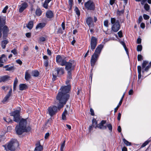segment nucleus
Listing matches in <instances>:
<instances>
[{
    "label": "nucleus",
    "mask_w": 151,
    "mask_h": 151,
    "mask_svg": "<svg viewBox=\"0 0 151 151\" xmlns=\"http://www.w3.org/2000/svg\"><path fill=\"white\" fill-rule=\"evenodd\" d=\"M42 12L40 8H37L36 11L35 13L36 15L39 16H40L42 14Z\"/></svg>",
    "instance_id": "33"
},
{
    "label": "nucleus",
    "mask_w": 151,
    "mask_h": 151,
    "mask_svg": "<svg viewBox=\"0 0 151 151\" xmlns=\"http://www.w3.org/2000/svg\"><path fill=\"white\" fill-rule=\"evenodd\" d=\"M120 25L119 22L116 21L115 24H113L111 27L112 30L114 32H117L119 29Z\"/></svg>",
    "instance_id": "15"
},
{
    "label": "nucleus",
    "mask_w": 151,
    "mask_h": 151,
    "mask_svg": "<svg viewBox=\"0 0 151 151\" xmlns=\"http://www.w3.org/2000/svg\"><path fill=\"white\" fill-rule=\"evenodd\" d=\"M75 11L76 14L78 16L80 15V12L78 8L76 7L75 8Z\"/></svg>",
    "instance_id": "43"
},
{
    "label": "nucleus",
    "mask_w": 151,
    "mask_h": 151,
    "mask_svg": "<svg viewBox=\"0 0 151 151\" xmlns=\"http://www.w3.org/2000/svg\"><path fill=\"white\" fill-rule=\"evenodd\" d=\"M8 6H6L3 10L2 12L3 13H6V10L8 9Z\"/></svg>",
    "instance_id": "52"
},
{
    "label": "nucleus",
    "mask_w": 151,
    "mask_h": 151,
    "mask_svg": "<svg viewBox=\"0 0 151 151\" xmlns=\"http://www.w3.org/2000/svg\"><path fill=\"white\" fill-rule=\"evenodd\" d=\"M98 123H92L91 125L89 126V131L91 132L93 128L96 129L97 127L100 129H105L106 128V126H104V124L105 123H99V124H97Z\"/></svg>",
    "instance_id": "8"
},
{
    "label": "nucleus",
    "mask_w": 151,
    "mask_h": 151,
    "mask_svg": "<svg viewBox=\"0 0 151 151\" xmlns=\"http://www.w3.org/2000/svg\"><path fill=\"white\" fill-rule=\"evenodd\" d=\"M10 78V77L8 75H5L0 78L1 81L4 82L8 80Z\"/></svg>",
    "instance_id": "24"
},
{
    "label": "nucleus",
    "mask_w": 151,
    "mask_h": 151,
    "mask_svg": "<svg viewBox=\"0 0 151 151\" xmlns=\"http://www.w3.org/2000/svg\"><path fill=\"white\" fill-rule=\"evenodd\" d=\"M142 49V46L141 45H138L137 47V50L138 51H141Z\"/></svg>",
    "instance_id": "44"
},
{
    "label": "nucleus",
    "mask_w": 151,
    "mask_h": 151,
    "mask_svg": "<svg viewBox=\"0 0 151 151\" xmlns=\"http://www.w3.org/2000/svg\"><path fill=\"white\" fill-rule=\"evenodd\" d=\"M140 27L142 29H144L145 27V24L143 23H142L140 24Z\"/></svg>",
    "instance_id": "62"
},
{
    "label": "nucleus",
    "mask_w": 151,
    "mask_h": 151,
    "mask_svg": "<svg viewBox=\"0 0 151 151\" xmlns=\"http://www.w3.org/2000/svg\"><path fill=\"white\" fill-rule=\"evenodd\" d=\"M144 8L146 11H148L150 9V6L147 4L146 3L144 5Z\"/></svg>",
    "instance_id": "41"
},
{
    "label": "nucleus",
    "mask_w": 151,
    "mask_h": 151,
    "mask_svg": "<svg viewBox=\"0 0 151 151\" xmlns=\"http://www.w3.org/2000/svg\"><path fill=\"white\" fill-rule=\"evenodd\" d=\"M151 66L149 64L146 67H145L144 68L142 69V73H144L145 71H148L149 69L150 68Z\"/></svg>",
    "instance_id": "38"
},
{
    "label": "nucleus",
    "mask_w": 151,
    "mask_h": 151,
    "mask_svg": "<svg viewBox=\"0 0 151 151\" xmlns=\"http://www.w3.org/2000/svg\"><path fill=\"white\" fill-rule=\"evenodd\" d=\"M150 141L148 140H147L145 141L142 145L140 148H142L145 147L148 144Z\"/></svg>",
    "instance_id": "37"
},
{
    "label": "nucleus",
    "mask_w": 151,
    "mask_h": 151,
    "mask_svg": "<svg viewBox=\"0 0 151 151\" xmlns=\"http://www.w3.org/2000/svg\"><path fill=\"white\" fill-rule=\"evenodd\" d=\"M125 93H124L123 95L122 96L119 103V104L118 105V106H117L114 109V112L115 113L116 112L118 108H119V106H120L122 103V101H123V99L124 97V95H125Z\"/></svg>",
    "instance_id": "20"
},
{
    "label": "nucleus",
    "mask_w": 151,
    "mask_h": 151,
    "mask_svg": "<svg viewBox=\"0 0 151 151\" xmlns=\"http://www.w3.org/2000/svg\"><path fill=\"white\" fill-rule=\"evenodd\" d=\"M31 78V76L28 73V70H27L25 73V78L27 81L29 80Z\"/></svg>",
    "instance_id": "29"
},
{
    "label": "nucleus",
    "mask_w": 151,
    "mask_h": 151,
    "mask_svg": "<svg viewBox=\"0 0 151 151\" xmlns=\"http://www.w3.org/2000/svg\"><path fill=\"white\" fill-rule=\"evenodd\" d=\"M138 72V79H140L141 77V67L140 66H137Z\"/></svg>",
    "instance_id": "30"
},
{
    "label": "nucleus",
    "mask_w": 151,
    "mask_h": 151,
    "mask_svg": "<svg viewBox=\"0 0 151 151\" xmlns=\"http://www.w3.org/2000/svg\"><path fill=\"white\" fill-rule=\"evenodd\" d=\"M141 43V39L140 37H138L137 40V43L139 44Z\"/></svg>",
    "instance_id": "54"
},
{
    "label": "nucleus",
    "mask_w": 151,
    "mask_h": 151,
    "mask_svg": "<svg viewBox=\"0 0 151 151\" xmlns=\"http://www.w3.org/2000/svg\"><path fill=\"white\" fill-rule=\"evenodd\" d=\"M65 58L63 55H58L56 57V61L59 65L62 66H64L66 62Z\"/></svg>",
    "instance_id": "11"
},
{
    "label": "nucleus",
    "mask_w": 151,
    "mask_h": 151,
    "mask_svg": "<svg viewBox=\"0 0 151 151\" xmlns=\"http://www.w3.org/2000/svg\"><path fill=\"white\" fill-rule=\"evenodd\" d=\"M15 128L16 134L18 135H21L24 132H29L31 129L29 123H19Z\"/></svg>",
    "instance_id": "2"
},
{
    "label": "nucleus",
    "mask_w": 151,
    "mask_h": 151,
    "mask_svg": "<svg viewBox=\"0 0 151 151\" xmlns=\"http://www.w3.org/2000/svg\"><path fill=\"white\" fill-rule=\"evenodd\" d=\"M5 24V21L3 18L0 17V38L2 36V32L3 31V37L6 39L7 37L9 31L8 28Z\"/></svg>",
    "instance_id": "5"
},
{
    "label": "nucleus",
    "mask_w": 151,
    "mask_h": 151,
    "mask_svg": "<svg viewBox=\"0 0 151 151\" xmlns=\"http://www.w3.org/2000/svg\"><path fill=\"white\" fill-rule=\"evenodd\" d=\"M123 141L124 143L127 146H130L131 145V143L126 140L125 139L123 138Z\"/></svg>",
    "instance_id": "35"
},
{
    "label": "nucleus",
    "mask_w": 151,
    "mask_h": 151,
    "mask_svg": "<svg viewBox=\"0 0 151 151\" xmlns=\"http://www.w3.org/2000/svg\"><path fill=\"white\" fill-rule=\"evenodd\" d=\"M122 151H127V149L126 147H123L122 149Z\"/></svg>",
    "instance_id": "64"
},
{
    "label": "nucleus",
    "mask_w": 151,
    "mask_h": 151,
    "mask_svg": "<svg viewBox=\"0 0 151 151\" xmlns=\"http://www.w3.org/2000/svg\"><path fill=\"white\" fill-rule=\"evenodd\" d=\"M19 145V144L18 141L16 139H13L11 140L6 144L3 145V146L6 151L9 150L15 151Z\"/></svg>",
    "instance_id": "4"
},
{
    "label": "nucleus",
    "mask_w": 151,
    "mask_h": 151,
    "mask_svg": "<svg viewBox=\"0 0 151 151\" xmlns=\"http://www.w3.org/2000/svg\"><path fill=\"white\" fill-rule=\"evenodd\" d=\"M40 40L41 42H44L45 40V39L43 37H42L40 38Z\"/></svg>",
    "instance_id": "57"
},
{
    "label": "nucleus",
    "mask_w": 151,
    "mask_h": 151,
    "mask_svg": "<svg viewBox=\"0 0 151 151\" xmlns=\"http://www.w3.org/2000/svg\"><path fill=\"white\" fill-rule=\"evenodd\" d=\"M58 101L59 103L58 104V107L55 106H50L47 109V113H48L51 116H52L55 114L58 109V110H60L61 108L60 109L58 108V105L60 103L59 101Z\"/></svg>",
    "instance_id": "9"
},
{
    "label": "nucleus",
    "mask_w": 151,
    "mask_h": 151,
    "mask_svg": "<svg viewBox=\"0 0 151 151\" xmlns=\"http://www.w3.org/2000/svg\"><path fill=\"white\" fill-rule=\"evenodd\" d=\"M117 33L119 37H122V33L121 31Z\"/></svg>",
    "instance_id": "53"
},
{
    "label": "nucleus",
    "mask_w": 151,
    "mask_h": 151,
    "mask_svg": "<svg viewBox=\"0 0 151 151\" xmlns=\"http://www.w3.org/2000/svg\"><path fill=\"white\" fill-rule=\"evenodd\" d=\"M34 25V22L33 21H30L28 23L27 25V28L29 29H31Z\"/></svg>",
    "instance_id": "26"
},
{
    "label": "nucleus",
    "mask_w": 151,
    "mask_h": 151,
    "mask_svg": "<svg viewBox=\"0 0 151 151\" xmlns=\"http://www.w3.org/2000/svg\"><path fill=\"white\" fill-rule=\"evenodd\" d=\"M9 41L7 40L2 41L1 42V46L3 49H4L6 47V45L8 43Z\"/></svg>",
    "instance_id": "23"
},
{
    "label": "nucleus",
    "mask_w": 151,
    "mask_h": 151,
    "mask_svg": "<svg viewBox=\"0 0 151 151\" xmlns=\"http://www.w3.org/2000/svg\"><path fill=\"white\" fill-rule=\"evenodd\" d=\"M4 68L6 69V71H11L14 70V68L13 66H10L9 65H6L3 66Z\"/></svg>",
    "instance_id": "25"
},
{
    "label": "nucleus",
    "mask_w": 151,
    "mask_h": 151,
    "mask_svg": "<svg viewBox=\"0 0 151 151\" xmlns=\"http://www.w3.org/2000/svg\"><path fill=\"white\" fill-rule=\"evenodd\" d=\"M142 56L141 55H138L137 56V59L138 61H141L142 59Z\"/></svg>",
    "instance_id": "50"
},
{
    "label": "nucleus",
    "mask_w": 151,
    "mask_h": 151,
    "mask_svg": "<svg viewBox=\"0 0 151 151\" xmlns=\"http://www.w3.org/2000/svg\"><path fill=\"white\" fill-rule=\"evenodd\" d=\"M7 61V58L5 55L4 54H3L0 57V63H4Z\"/></svg>",
    "instance_id": "21"
},
{
    "label": "nucleus",
    "mask_w": 151,
    "mask_h": 151,
    "mask_svg": "<svg viewBox=\"0 0 151 151\" xmlns=\"http://www.w3.org/2000/svg\"><path fill=\"white\" fill-rule=\"evenodd\" d=\"M108 20H106L104 22V26L106 27H108L109 26L108 25Z\"/></svg>",
    "instance_id": "47"
},
{
    "label": "nucleus",
    "mask_w": 151,
    "mask_h": 151,
    "mask_svg": "<svg viewBox=\"0 0 151 151\" xmlns=\"http://www.w3.org/2000/svg\"><path fill=\"white\" fill-rule=\"evenodd\" d=\"M148 62L146 61H143L142 63V69L144 68L147 65L148 63Z\"/></svg>",
    "instance_id": "39"
},
{
    "label": "nucleus",
    "mask_w": 151,
    "mask_h": 151,
    "mask_svg": "<svg viewBox=\"0 0 151 151\" xmlns=\"http://www.w3.org/2000/svg\"><path fill=\"white\" fill-rule=\"evenodd\" d=\"M18 81L17 78H16L14 81V90H15L17 85L18 83Z\"/></svg>",
    "instance_id": "40"
},
{
    "label": "nucleus",
    "mask_w": 151,
    "mask_h": 151,
    "mask_svg": "<svg viewBox=\"0 0 151 151\" xmlns=\"http://www.w3.org/2000/svg\"><path fill=\"white\" fill-rule=\"evenodd\" d=\"M84 6L88 10L93 11L95 9V4L93 1L89 0L84 4Z\"/></svg>",
    "instance_id": "10"
},
{
    "label": "nucleus",
    "mask_w": 151,
    "mask_h": 151,
    "mask_svg": "<svg viewBox=\"0 0 151 151\" xmlns=\"http://www.w3.org/2000/svg\"><path fill=\"white\" fill-rule=\"evenodd\" d=\"M20 109L16 110L14 111L11 112L10 113L11 116H13V120L14 122L19 123H27L31 122V120L27 118L24 119L21 117L20 116Z\"/></svg>",
    "instance_id": "3"
},
{
    "label": "nucleus",
    "mask_w": 151,
    "mask_h": 151,
    "mask_svg": "<svg viewBox=\"0 0 151 151\" xmlns=\"http://www.w3.org/2000/svg\"><path fill=\"white\" fill-rule=\"evenodd\" d=\"M143 17L144 19L145 20L148 19L150 18V17L148 15L145 14H143Z\"/></svg>",
    "instance_id": "48"
},
{
    "label": "nucleus",
    "mask_w": 151,
    "mask_h": 151,
    "mask_svg": "<svg viewBox=\"0 0 151 151\" xmlns=\"http://www.w3.org/2000/svg\"><path fill=\"white\" fill-rule=\"evenodd\" d=\"M97 44V39L94 37H92L90 40V47L92 51H93L95 49Z\"/></svg>",
    "instance_id": "12"
},
{
    "label": "nucleus",
    "mask_w": 151,
    "mask_h": 151,
    "mask_svg": "<svg viewBox=\"0 0 151 151\" xmlns=\"http://www.w3.org/2000/svg\"><path fill=\"white\" fill-rule=\"evenodd\" d=\"M51 1V0H45L44 3L43 4V7L46 9L48 8V3Z\"/></svg>",
    "instance_id": "27"
},
{
    "label": "nucleus",
    "mask_w": 151,
    "mask_h": 151,
    "mask_svg": "<svg viewBox=\"0 0 151 151\" xmlns=\"http://www.w3.org/2000/svg\"><path fill=\"white\" fill-rule=\"evenodd\" d=\"M46 16L48 18H52L53 16V13L51 11H47L46 13Z\"/></svg>",
    "instance_id": "22"
},
{
    "label": "nucleus",
    "mask_w": 151,
    "mask_h": 151,
    "mask_svg": "<svg viewBox=\"0 0 151 151\" xmlns=\"http://www.w3.org/2000/svg\"><path fill=\"white\" fill-rule=\"evenodd\" d=\"M121 43L123 45V46L124 47V49H125V50L127 52V47H126L125 45V43L123 42H121Z\"/></svg>",
    "instance_id": "55"
},
{
    "label": "nucleus",
    "mask_w": 151,
    "mask_h": 151,
    "mask_svg": "<svg viewBox=\"0 0 151 151\" xmlns=\"http://www.w3.org/2000/svg\"><path fill=\"white\" fill-rule=\"evenodd\" d=\"M64 73L63 68L57 67L55 68L52 72V80L55 81L58 77H60Z\"/></svg>",
    "instance_id": "7"
},
{
    "label": "nucleus",
    "mask_w": 151,
    "mask_h": 151,
    "mask_svg": "<svg viewBox=\"0 0 151 151\" xmlns=\"http://www.w3.org/2000/svg\"><path fill=\"white\" fill-rule=\"evenodd\" d=\"M46 24L44 23H39L36 26V29H37L39 28H42L45 27Z\"/></svg>",
    "instance_id": "28"
},
{
    "label": "nucleus",
    "mask_w": 151,
    "mask_h": 151,
    "mask_svg": "<svg viewBox=\"0 0 151 151\" xmlns=\"http://www.w3.org/2000/svg\"><path fill=\"white\" fill-rule=\"evenodd\" d=\"M11 52L13 53L14 55L17 54V52L16 50L15 49L12 50Z\"/></svg>",
    "instance_id": "56"
},
{
    "label": "nucleus",
    "mask_w": 151,
    "mask_h": 151,
    "mask_svg": "<svg viewBox=\"0 0 151 151\" xmlns=\"http://www.w3.org/2000/svg\"><path fill=\"white\" fill-rule=\"evenodd\" d=\"M103 47V45H102L100 44L96 48L93 55L99 57Z\"/></svg>",
    "instance_id": "14"
},
{
    "label": "nucleus",
    "mask_w": 151,
    "mask_h": 151,
    "mask_svg": "<svg viewBox=\"0 0 151 151\" xmlns=\"http://www.w3.org/2000/svg\"><path fill=\"white\" fill-rule=\"evenodd\" d=\"M90 111L91 112V115H92V116L94 115V111L92 108H91L90 109Z\"/></svg>",
    "instance_id": "58"
},
{
    "label": "nucleus",
    "mask_w": 151,
    "mask_h": 151,
    "mask_svg": "<svg viewBox=\"0 0 151 151\" xmlns=\"http://www.w3.org/2000/svg\"><path fill=\"white\" fill-rule=\"evenodd\" d=\"M47 54L48 55H51L52 54L51 52V51L49 49H47Z\"/></svg>",
    "instance_id": "59"
},
{
    "label": "nucleus",
    "mask_w": 151,
    "mask_h": 151,
    "mask_svg": "<svg viewBox=\"0 0 151 151\" xmlns=\"http://www.w3.org/2000/svg\"><path fill=\"white\" fill-rule=\"evenodd\" d=\"M49 136V133H47L45 135V139H47Z\"/></svg>",
    "instance_id": "61"
},
{
    "label": "nucleus",
    "mask_w": 151,
    "mask_h": 151,
    "mask_svg": "<svg viewBox=\"0 0 151 151\" xmlns=\"http://www.w3.org/2000/svg\"><path fill=\"white\" fill-rule=\"evenodd\" d=\"M116 0H110V4L111 5H112L115 2Z\"/></svg>",
    "instance_id": "63"
},
{
    "label": "nucleus",
    "mask_w": 151,
    "mask_h": 151,
    "mask_svg": "<svg viewBox=\"0 0 151 151\" xmlns=\"http://www.w3.org/2000/svg\"><path fill=\"white\" fill-rule=\"evenodd\" d=\"M67 114V111L66 109H65L62 114V118L63 120L66 119V115Z\"/></svg>",
    "instance_id": "34"
},
{
    "label": "nucleus",
    "mask_w": 151,
    "mask_h": 151,
    "mask_svg": "<svg viewBox=\"0 0 151 151\" xmlns=\"http://www.w3.org/2000/svg\"><path fill=\"white\" fill-rule=\"evenodd\" d=\"M48 60H45L44 61V65L46 67V69H47V67L48 65Z\"/></svg>",
    "instance_id": "45"
},
{
    "label": "nucleus",
    "mask_w": 151,
    "mask_h": 151,
    "mask_svg": "<svg viewBox=\"0 0 151 151\" xmlns=\"http://www.w3.org/2000/svg\"><path fill=\"white\" fill-rule=\"evenodd\" d=\"M116 19L115 18H111V23L112 24H115V23L116 22Z\"/></svg>",
    "instance_id": "46"
},
{
    "label": "nucleus",
    "mask_w": 151,
    "mask_h": 151,
    "mask_svg": "<svg viewBox=\"0 0 151 151\" xmlns=\"http://www.w3.org/2000/svg\"><path fill=\"white\" fill-rule=\"evenodd\" d=\"M12 92V90L11 89L9 91V93L7 94L3 100L2 102L4 104L6 103V102L8 100Z\"/></svg>",
    "instance_id": "18"
},
{
    "label": "nucleus",
    "mask_w": 151,
    "mask_h": 151,
    "mask_svg": "<svg viewBox=\"0 0 151 151\" xmlns=\"http://www.w3.org/2000/svg\"><path fill=\"white\" fill-rule=\"evenodd\" d=\"M65 141L64 140L61 145L60 148V151H64V149L65 145Z\"/></svg>",
    "instance_id": "36"
},
{
    "label": "nucleus",
    "mask_w": 151,
    "mask_h": 151,
    "mask_svg": "<svg viewBox=\"0 0 151 151\" xmlns=\"http://www.w3.org/2000/svg\"><path fill=\"white\" fill-rule=\"evenodd\" d=\"M107 127L111 131V132L112 129V127L111 125L110 124H109L107 125Z\"/></svg>",
    "instance_id": "51"
},
{
    "label": "nucleus",
    "mask_w": 151,
    "mask_h": 151,
    "mask_svg": "<svg viewBox=\"0 0 151 151\" xmlns=\"http://www.w3.org/2000/svg\"><path fill=\"white\" fill-rule=\"evenodd\" d=\"M19 90L21 91H22L27 88V86L25 84H21L19 85Z\"/></svg>",
    "instance_id": "32"
},
{
    "label": "nucleus",
    "mask_w": 151,
    "mask_h": 151,
    "mask_svg": "<svg viewBox=\"0 0 151 151\" xmlns=\"http://www.w3.org/2000/svg\"><path fill=\"white\" fill-rule=\"evenodd\" d=\"M66 81V84L67 86H62L59 90V91L56 96L57 99L59 101L60 103L58 105V108L60 109L63 107L69 99L70 95L68 93L71 89L70 85H69L70 80L68 79Z\"/></svg>",
    "instance_id": "1"
},
{
    "label": "nucleus",
    "mask_w": 151,
    "mask_h": 151,
    "mask_svg": "<svg viewBox=\"0 0 151 151\" xmlns=\"http://www.w3.org/2000/svg\"><path fill=\"white\" fill-rule=\"evenodd\" d=\"M36 147L35 149V151H41L42 150V147L40 145V142L36 144Z\"/></svg>",
    "instance_id": "19"
},
{
    "label": "nucleus",
    "mask_w": 151,
    "mask_h": 151,
    "mask_svg": "<svg viewBox=\"0 0 151 151\" xmlns=\"http://www.w3.org/2000/svg\"><path fill=\"white\" fill-rule=\"evenodd\" d=\"M16 62L19 65H21L22 64V62L19 59L17 60Z\"/></svg>",
    "instance_id": "60"
},
{
    "label": "nucleus",
    "mask_w": 151,
    "mask_h": 151,
    "mask_svg": "<svg viewBox=\"0 0 151 151\" xmlns=\"http://www.w3.org/2000/svg\"><path fill=\"white\" fill-rule=\"evenodd\" d=\"M33 76L35 77L38 76L39 75V73L37 70H35L32 72Z\"/></svg>",
    "instance_id": "42"
},
{
    "label": "nucleus",
    "mask_w": 151,
    "mask_h": 151,
    "mask_svg": "<svg viewBox=\"0 0 151 151\" xmlns=\"http://www.w3.org/2000/svg\"><path fill=\"white\" fill-rule=\"evenodd\" d=\"M22 3L19 5L18 8L19 12L20 13L22 12L28 6V4L27 2L21 1Z\"/></svg>",
    "instance_id": "13"
},
{
    "label": "nucleus",
    "mask_w": 151,
    "mask_h": 151,
    "mask_svg": "<svg viewBox=\"0 0 151 151\" xmlns=\"http://www.w3.org/2000/svg\"><path fill=\"white\" fill-rule=\"evenodd\" d=\"M65 65V69L67 71V78L71 79L72 71L74 69L76 65L75 61L73 60H70L69 62H66Z\"/></svg>",
    "instance_id": "6"
},
{
    "label": "nucleus",
    "mask_w": 151,
    "mask_h": 151,
    "mask_svg": "<svg viewBox=\"0 0 151 151\" xmlns=\"http://www.w3.org/2000/svg\"><path fill=\"white\" fill-rule=\"evenodd\" d=\"M124 12V10H122L121 11L118 10L117 11V14H118L119 15H120L123 14Z\"/></svg>",
    "instance_id": "49"
},
{
    "label": "nucleus",
    "mask_w": 151,
    "mask_h": 151,
    "mask_svg": "<svg viewBox=\"0 0 151 151\" xmlns=\"http://www.w3.org/2000/svg\"><path fill=\"white\" fill-rule=\"evenodd\" d=\"M98 57L93 55L91 56V58L90 61L91 65V66L93 68L94 66L95 63L97 61Z\"/></svg>",
    "instance_id": "16"
},
{
    "label": "nucleus",
    "mask_w": 151,
    "mask_h": 151,
    "mask_svg": "<svg viewBox=\"0 0 151 151\" xmlns=\"http://www.w3.org/2000/svg\"><path fill=\"white\" fill-rule=\"evenodd\" d=\"M86 23L90 27L93 26V23L92 21V18L91 17L88 18L86 19Z\"/></svg>",
    "instance_id": "17"
},
{
    "label": "nucleus",
    "mask_w": 151,
    "mask_h": 151,
    "mask_svg": "<svg viewBox=\"0 0 151 151\" xmlns=\"http://www.w3.org/2000/svg\"><path fill=\"white\" fill-rule=\"evenodd\" d=\"M136 1H141V3L142 5H144L147 1V2L150 4H151V0H135Z\"/></svg>",
    "instance_id": "31"
}]
</instances>
